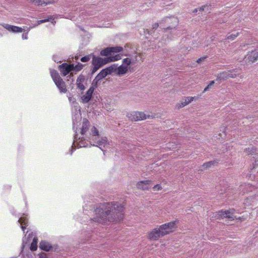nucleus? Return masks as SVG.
<instances>
[{
  "label": "nucleus",
  "instance_id": "nucleus-39",
  "mask_svg": "<svg viewBox=\"0 0 258 258\" xmlns=\"http://www.w3.org/2000/svg\"><path fill=\"white\" fill-rule=\"evenodd\" d=\"M185 105L186 104L184 103L183 101H180L176 105V108L178 109L184 107Z\"/></svg>",
  "mask_w": 258,
  "mask_h": 258
},
{
  "label": "nucleus",
  "instance_id": "nucleus-18",
  "mask_svg": "<svg viewBox=\"0 0 258 258\" xmlns=\"http://www.w3.org/2000/svg\"><path fill=\"white\" fill-rule=\"evenodd\" d=\"M19 223L21 225L22 230L24 232L27 226L28 225V219L26 215L23 214L18 220Z\"/></svg>",
  "mask_w": 258,
  "mask_h": 258
},
{
  "label": "nucleus",
  "instance_id": "nucleus-14",
  "mask_svg": "<svg viewBox=\"0 0 258 258\" xmlns=\"http://www.w3.org/2000/svg\"><path fill=\"white\" fill-rule=\"evenodd\" d=\"M151 182L152 181L150 180L140 181L137 183V187L143 190H148Z\"/></svg>",
  "mask_w": 258,
  "mask_h": 258
},
{
  "label": "nucleus",
  "instance_id": "nucleus-30",
  "mask_svg": "<svg viewBox=\"0 0 258 258\" xmlns=\"http://www.w3.org/2000/svg\"><path fill=\"white\" fill-rule=\"evenodd\" d=\"M91 131L92 136H97L99 135V132L97 128L95 127V126H93V127L91 128Z\"/></svg>",
  "mask_w": 258,
  "mask_h": 258
},
{
  "label": "nucleus",
  "instance_id": "nucleus-27",
  "mask_svg": "<svg viewBox=\"0 0 258 258\" xmlns=\"http://www.w3.org/2000/svg\"><path fill=\"white\" fill-rule=\"evenodd\" d=\"M84 66V65L81 63H78L76 66L73 64V71H75L77 72L80 71L83 69Z\"/></svg>",
  "mask_w": 258,
  "mask_h": 258
},
{
  "label": "nucleus",
  "instance_id": "nucleus-37",
  "mask_svg": "<svg viewBox=\"0 0 258 258\" xmlns=\"http://www.w3.org/2000/svg\"><path fill=\"white\" fill-rule=\"evenodd\" d=\"M76 85L77 86L78 88H79L80 90L82 91L85 90V88L83 83H76Z\"/></svg>",
  "mask_w": 258,
  "mask_h": 258
},
{
  "label": "nucleus",
  "instance_id": "nucleus-1",
  "mask_svg": "<svg viewBox=\"0 0 258 258\" xmlns=\"http://www.w3.org/2000/svg\"><path fill=\"white\" fill-rule=\"evenodd\" d=\"M124 205L117 202L104 203L95 210L93 221L104 224L119 222L124 218Z\"/></svg>",
  "mask_w": 258,
  "mask_h": 258
},
{
  "label": "nucleus",
  "instance_id": "nucleus-22",
  "mask_svg": "<svg viewBox=\"0 0 258 258\" xmlns=\"http://www.w3.org/2000/svg\"><path fill=\"white\" fill-rule=\"evenodd\" d=\"M50 75H51V77L52 78L53 81H54V82H55L56 81L59 80L60 78H61L59 76L58 72L56 70H51L50 71Z\"/></svg>",
  "mask_w": 258,
  "mask_h": 258
},
{
  "label": "nucleus",
  "instance_id": "nucleus-41",
  "mask_svg": "<svg viewBox=\"0 0 258 258\" xmlns=\"http://www.w3.org/2000/svg\"><path fill=\"white\" fill-rule=\"evenodd\" d=\"M235 191V190L233 189H230L227 186V196H228V195L230 193H233V191ZM230 198V196H228V199ZM228 199V198L227 197V199Z\"/></svg>",
  "mask_w": 258,
  "mask_h": 258
},
{
  "label": "nucleus",
  "instance_id": "nucleus-38",
  "mask_svg": "<svg viewBox=\"0 0 258 258\" xmlns=\"http://www.w3.org/2000/svg\"><path fill=\"white\" fill-rule=\"evenodd\" d=\"M58 0H45V5L53 4L57 2Z\"/></svg>",
  "mask_w": 258,
  "mask_h": 258
},
{
  "label": "nucleus",
  "instance_id": "nucleus-12",
  "mask_svg": "<svg viewBox=\"0 0 258 258\" xmlns=\"http://www.w3.org/2000/svg\"><path fill=\"white\" fill-rule=\"evenodd\" d=\"M25 239L26 242H37L38 240L36 233L31 230L27 231L25 235Z\"/></svg>",
  "mask_w": 258,
  "mask_h": 258
},
{
  "label": "nucleus",
  "instance_id": "nucleus-40",
  "mask_svg": "<svg viewBox=\"0 0 258 258\" xmlns=\"http://www.w3.org/2000/svg\"><path fill=\"white\" fill-rule=\"evenodd\" d=\"M153 189L154 190H160L162 189V187L160 184H156L153 187Z\"/></svg>",
  "mask_w": 258,
  "mask_h": 258
},
{
  "label": "nucleus",
  "instance_id": "nucleus-54",
  "mask_svg": "<svg viewBox=\"0 0 258 258\" xmlns=\"http://www.w3.org/2000/svg\"><path fill=\"white\" fill-rule=\"evenodd\" d=\"M127 46V45H125V46H124V48H125Z\"/></svg>",
  "mask_w": 258,
  "mask_h": 258
},
{
  "label": "nucleus",
  "instance_id": "nucleus-9",
  "mask_svg": "<svg viewBox=\"0 0 258 258\" xmlns=\"http://www.w3.org/2000/svg\"><path fill=\"white\" fill-rule=\"evenodd\" d=\"M50 244L51 243H39V247L41 250L46 251H57L58 249L57 245L52 246Z\"/></svg>",
  "mask_w": 258,
  "mask_h": 258
},
{
  "label": "nucleus",
  "instance_id": "nucleus-16",
  "mask_svg": "<svg viewBox=\"0 0 258 258\" xmlns=\"http://www.w3.org/2000/svg\"><path fill=\"white\" fill-rule=\"evenodd\" d=\"M245 58L249 60V62L253 63L257 60L258 58V51L256 50H252L249 52Z\"/></svg>",
  "mask_w": 258,
  "mask_h": 258
},
{
  "label": "nucleus",
  "instance_id": "nucleus-46",
  "mask_svg": "<svg viewBox=\"0 0 258 258\" xmlns=\"http://www.w3.org/2000/svg\"><path fill=\"white\" fill-rule=\"evenodd\" d=\"M236 194H237V192H234V194L233 195H234V198H233V199H235L236 198Z\"/></svg>",
  "mask_w": 258,
  "mask_h": 258
},
{
  "label": "nucleus",
  "instance_id": "nucleus-50",
  "mask_svg": "<svg viewBox=\"0 0 258 258\" xmlns=\"http://www.w3.org/2000/svg\"><path fill=\"white\" fill-rule=\"evenodd\" d=\"M22 243H23L22 246H24V242H23Z\"/></svg>",
  "mask_w": 258,
  "mask_h": 258
},
{
  "label": "nucleus",
  "instance_id": "nucleus-51",
  "mask_svg": "<svg viewBox=\"0 0 258 258\" xmlns=\"http://www.w3.org/2000/svg\"><path fill=\"white\" fill-rule=\"evenodd\" d=\"M219 136H220V137H222V136H221V134H219Z\"/></svg>",
  "mask_w": 258,
  "mask_h": 258
},
{
  "label": "nucleus",
  "instance_id": "nucleus-29",
  "mask_svg": "<svg viewBox=\"0 0 258 258\" xmlns=\"http://www.w3.org/2000/svg\"><path fill=\"white\" fill-rule=\"evenodd\" d=\"M51 20H54V18H53V16H49L47 19L39 20V21H38V24H41L43 23L48 22V21H50Z\"/></svg>",
  "mask_w": 258,
  "mask_h": 258
},
{
  "label": "nucleus",
  "instance_id": "nucleus-4",
  "mask_svg": "<svg viewBox=\"0 0 258 258\" xmlns=\"http://www.w3.org/2000/svg\"><path fill=\"white\" fill-rule=\"evenodd\" d=\"M257 187H255L254 185L250 184V183H244L243 184H241L238 188V189L237 191L239 192V194L241 195H244L246 193L251 192L252 195L249 196V198H252L253 196L254 198L258 197V191L256 190Z\"/></svg>",
  "mask_w": 258,
  "mask_h": 258
},
{
  "label": "nucleus",
  "instance_id": "nucleus-26",
  "mask_svg": "<svg viewBox=\"0 0 258 258\" xmlns=\"http://www.w3.org/2000/svg\"><path fill=\"white\" fill-rule=\"evenodd\" d=\"M111 53L110 49H109V47H107V48L102 50L100 51V55H102V56H107L109 55V54H110Z\"/></svg>",
  "mask_w": 258,
  "mask_h": 258
},
{
  "label": "nucleus",
  "instance_id": "nucleus-5",
  "mask_svg": "<svg viewBox=\"0 0 258 258\" xmlns=\"http://www.w3.org/2000/svg\"><path fill=\"white\" fill-rule=\"evenodd\" d=\"M106 57L102 58L99 56H93L92 60V69L91 70V74L93 75L100 68L108 63Z\"/></svg>",
  "mask_w": 258,
  "mask_h": 258
},
{
  "label": "nucleus",
  "instance_id": "nucleus-7",
  "mask_svg": "<svg viewBox=\"0 0 258 258\" xmlns=\"http://www.w3.org/2000/svg\"><path fill=\"white\" fill-rule=\"evenodd\" d=\"M58 68L61 75L64 77L73 71V63L68 64L67 63H63L59 65Z\"/></svg>",
  "mask_w": 258,
  "mask_h": 258
},
{
  "label": "nucleus",
  "instance_id": "nucleus-53",
  "mask_svg": "<svg viewBox=\"0 0 258 258\" xmlns=\"http://www.w3.org/2000/svg\"><path fill=\"white\" fill-rule=\"evenodd\" d=\"M167 29H171V28L170 27H167Z\"/></svg>",
  "mask_w": 258,
  "mask_h": 258
},
{
  "label": "nucleus",
  "instance_id": "nucleus-42",
  "mask_svg": "<svg viewBox=\"0 0 258 258\" xmlns=\"http://www.w3.org/2000/svg\"><path fill=\"white\" fill-rule=\"evenodd\" d=\"M106 139H102L101 141H99L97 142V144L99 145H102L105 144L106 143Z\"/></svg>",
  "mask_w": 258,
  "mask_h": 258
},
{
  "label": "nucleus",
  "instance_id": "nucleus-34",
  "mask_svg": "<svg viewBox=\"0 0 258 258\" xmlns=\"http://www.w3.org/2000/svg\"><path fill=\"white\" fill-rule=\"evenodd\" d=\"M90 56L89 55H85L81 58V61L82 62H88L90 60Z\"/></svg>",
  "mask_w": 258,
  "mask_h": 258
},
{
  "label": "nucleus",
  "instance_id": "nucleus-8",
  "mask_svg": "<svg viewBox=\"0 0 258 258\" xmlns=\"http://www.w3.org/2000/svg\"><path fill=\"white\" fill-rule=\"evenodd\" d=\"M113 68L112 66L102 70L100 73L96 76L94 80L96 81H100L108 75H110L113 73Z\"/></svg>",
  "mask_w": 258,
  "mask_h": 258
},
{
  "label": "nucleus",
  "instance_id": "nucleus-2",
  "mask_svg": "<svg viewBox=\"0 0 258 258\" xmlns=\"http://www.w3.org/2000/svg\"><path fill=\"white\" fill-rule=\"evenodd\" d=\"M179 223L178 219L163 224L157 227L148 233V238L150 240L156 241L160 238L174 232L177 228Z\"/></svg>",
  "mask_w": 258,
  "mask_h": 258
},
{
  "label": "nucleus",
  "instance_id": "nucleus-44",
  "mask_svg": "<svg viewBox=\"0 0 258 258\" xmlns=\"http://www.w3.org/2000/svg\"><path fill=\"white\" fill-rule=\"evenodd\" d=\"M159 26V24L157 23H155L152 25V29H157Z\"/></svg>",
  "mask_w": 258,
  "mask_h": 258
},
{
  "label": "nucleus",
  "instance_id": "nucleus-11",
  "mask_svg": "<svg viewBox=\"0 0 258 258\" xmlns=\"http://www.w3.org/2000/svg\"><path fill=\"white\" fill-rule=\"evenodd\" d=\"M122 56H127V57H130L131 56V54L127 51H124L122 54H117L115 55H112L110 57H106V59L108 60V63H109L112 61H115L121 59Z\"/></svg>",
  "mask_w": 258,
  "mask_h": 258
},
{
  "label": "nucleus",
  "instance_id": "nucleus-13",
  "mask_svg": "<svg viewBox=\"0 0 258 258\" xmlns=\"http://www.w3.org/2000/svg\"><path fill=\"white\" fill-rule=\"evenodd\" d=\"M94 91V88L93 87H90L85 94L81 97L82 101L83 103H88L91 100Z\"/></svg>",
  "mask_w": 258,
  "mask_h": 258
},
{
  "label": "nucleus",
  "instance_id": "nucleus-21",
  "mask_svg": "<svg viewBox=\"0 0 258 258\" xmlns=\"http://www.w3.org/2000/svg\"><path fill=\"white\" fill-rule=\"evenodd\" d=\"M90 122L88 119L84 118L83 121L82 127L81 128V133L82 135L85 134L88 130Z\"/></svg>",
  "mask_w": 258,
  "mask_h": 258
},
{
  "label": "nucleus",
  "instance_id": "nucleus-28",
  "mask_svg": "<svg viewBox=\"0 0 258 258\" xmlns=\"http://www.w3.org/2000/svg\"><path fill=\"white\" fill-rule=\"evenodd\" d=\"M29 1L37 6L45 5V0H29Z\"/></svg>",
  "mask_w": 258,
  "mask_h": 258
},
{
  "label": "nucleus",
  "instance_id": "nucleus-47",
  "mask_svg": "<svg viewBox=\"0 0 258 258\" xmlns=\"http://www.w3.org/2000/svg\"><path fill=\"white\" fill-rule=\"evenodd\" d=\"M255 164L258 165V160L255 161Z\"/></svg>",
  "mask_w": 258,
  "mask_h": 258
},
{
  "label": "nucleus",
  "instance_id": "nucleus-23",
  "mask_svg": "<svg viewBox=\"0 0 258 258\" xmlns=\"http://www.w3.org/2000/svg\"><path fill=\"white\" fill-rule=\"evenodd\" d=\"M226 217V211L221 210L214 213V218L217 219H221Z\"/></svg>",
  "mask_w": 258,
  "mask_h": 258
},
{
  "label": "nucleus",
  "instance_id": "nucleus-15",
  "mask_svg": "<svg viewBox=\"0 0 258 258\" xmlns=\"http://www.w3.org/2000/svg\"><path fill=\"white\" fill-rule=\"evenodd\" d=\"M2 25L4 28L11 32L15 33H21L23 31V29L22 28L16 26L11 25L7 24H2Z\"/></svg>",
  "mask_w": 258,
  "mask_h": 258
},
{
  "label": "nucleus",
  "instance_id": "nucleus-36",
  "mask_svg": "<svg viewBox=\"0 0 258 258\" xmlns=\"http://www.w3.org/2000/svg\"><path fill=\"white\" fill-rule=\"evenodd\" d=\"M85 81V77L83 75H80L77 79L76 83H83Z\"/></svg>",
  "mask_w": 258,
  "mask_h": 258
},
{
  "label": "nucleus",
  "instance_id": "nucleus-33",
  "mask_svg": "<svg viewBox=\"0 0 258 258\" xmlns=\"http://www.w3.org/2000/svg\"><path fill=\"white\" fill-rule=\"evenodd\" d=\"M38 243H31L30 249L31 251H35L38 247Z\"/></svg>",
  "mask_w": 258,
  "mask_h": 258
},
{
  "label": "nucleus",
  "instance_id": "nucleus-17",
  "mask_svg": "<svg viewBox=\"0 0 258 258\" xmlns=\"http://www.w3.org/2000/svg\"><path fill=\"white\" fill-rule=\"evenodd\" d=\"M54 83L59 89L60 92L65 93L67 92L66 85L62 78H60L59 80L56 81Z\"/></svg>",
  "mask_w": 258,
  "mask_h": 258
},
{
  "label": "nucleus",
  "instance_id": "nucleus-3",
  "mask_svg": "<svg viewBox=\"0 0 258 258\" xmlns=\"http://www.w3.org/2000/svg\"><path fill=\"white\" fill-rule=\"evenodd\" d=\"M137 54L135 56V59H137L138 56H141L140 53H136ZM136 60L132 59L131 57H126L122 59V63L119 67H117L115 64H112L113 68V73H115L118 76H122L125 74L130 69L131 64H134L136 62Z\"/></svg>",
  "mask_w": 258,
  "mask_h": 258
},
{
  "label": "nucleus",
  "instance_id": "nucleus-52",
  "mask_svg": "<svg viewBox=\"0 0 258 258\" xmlns=\"http://www.w3.org/2000/svg\"><path fill=\"white\" fill-rule=\"evenodd\" d=\"M194 12H197V10H195V11H194Z\"/></svg>",
  "mask_w": 258,
  "mask_h": 258
},
{
  "label": "nucleus",
  "instance_id": "nucleus-35",
  "mask_svg": "<svg viewBox=\"0 0 258 258\" xmlns=\"http://www.w3.org/2000/svg\"><path fill=\"white\" fill-rule=\"evenodd\" d=\"M215 83L214 81H212L210 82L209 85L207 86V87L204 89L203 92H205L209 90V89L211 88V87L214 85Z\"/></svg>",
  "mask_w": 258,
  "mask_h": 258
},
{
  "label": "nucleus",
  "instance_id": "nucleus-19",
  "mask_svg": "<svg viewBox=\"0 0 258 258\" xmlns=\"http://www.w3.org/2000/svg\"><path fill=\"white\" fill-rule=\"evenodd\" d=\"M219 163L218 160H214L213 161H210L206 163H204L202 165V167L204 169H207L209 168H210L212 166H217Z\"/></svg>",
  "mask_w": 258,
  "mask_h": 258
},
{
  "label": "nucleus",
  "instance_id": "nucleus-6",
  "mask_svg": "<svg viewBox=\"0 0 258 258\" xmlns=\"http://www.w3.org/2000/svg\"><path fill=\"white\" fill-rule=\"evenodd\" d=\"M127 117L131 121H140L146 119L147 118H152L153 116L148 115H147L143 112L133 111L127 113Z\"/></svg>",
  "mask_w": 258,
  "mask_h": 258
},
{
  "label": "nucleus",
  "instance_id": "nucleus-24",
  "mask_svg": "<svg viewBox=\"0 0 258 258\" xmlns=\"http://www.w3.org/2000/svg\"><path fill=\"white\" fill-rule=\"evenodd\" d=\"M227 34V40H233L239 35V32L236 31H233L230 35Z\"/></svg>",
  "mask_w": 258,
  "mask_h": 258
},
{
  "label": "nucleus",
  "instance_id": "nucleus-43",
  "mask_svg": "<svg viewBox=\"0 0 258 258\" xmlns=\"http://www.w3.org/2000/svg\"><path fill=\"white\" fill-rule=\"evenodd\" d=\"M207 57V56H205V57H200L197 60V62L198 63H200L201 61H203L205 60V59Z\"/></svg>",
  "mask_w": 258,
  "mask_h": 258
},
{
  "label": "nucleus",
  "instance_id": "nucleus-48",
  "mask_svg": "<svg viewBox=\"0 0 258 258\" xmlns=\"http://www.w3.org/2000/svg\"><path fill=\"white\" fill-rule=\"evenodd\" d=\"M204 8H205V7H206V6H204V7H203V8H200V10H202V11H203V10H204Z\"/></svg>",
  "mask_w": 258,
  "mask_h": 258
},
{
  "label": "nucleus",
  "instance_id": "nucleus-25",
  "mask_svg": "<svg viewBox=\"0 0 258 258\" xmlns=\"http://www.w3.org/2000/svg\"><path fill=\"white\" fill-rule=\"evenodd\" d=\"M109 49H110L111 53L119 52L122 51L123 50V47L119 46L115 47H109Z\"/></svg>",
  "mask_w": 258,
  "mask_h": 258
},
{
  "label": "nucleus",
  "instance_id": "nucleus-45",
  "mask_svg": "<svg viewBox=\"0 0 258 258\" xmlns=\"http://www.w3.org/2000/svg\"><path fill=\"white\" fill-rule=\"evenodd\" d=\"M174 21H175L176 25L177 24L178 21L176 18H173Z\"/></svg>",
  "mask_w": 258,
  "mask_h": 258
},
{
  "label": "nucleus",
  "instance_id": "nucleus-49",
  "mask_svg": "<svg viewBox=\"0 0 258 258\" xmlns=\"http://www.w3.org/2000/svg\"><path fill=\"white\" fill-rule=\"evenodd\" d=\"M224 130H225V128H224V129L223 130V133L224 134Z\"/></svg>",
  "mask_w": 258,
  "mask_h": 258
},
{
  "label": "nucleus",
  "instance_id": "nucleus-20",
  "mask_svg": "<svg viewBox=\"0 0 258 258\" xmlns=\"http://www.w3.org/2000/svg\"><path fill=\"white\" fill-rule=\"evenodd\" d=\"M233 211H235V210L233 209L227 210V224L229 223L228 221H232L238 218L237 216L235 215L234 213H233Z\"/></svg>",
  "mask_w": 258,
  "mask_h": 258
},
{
  "label": "nucleus",
  "instance_id": "nucleus-10",
  "mask_svg": "<svg viewBox=\"0 0 258 258\" xmlns=\"http://www.w3.org/2000/svg\"><path fill=\"white\" fill-rule=\"evenodd\" d=\"M240 75V70L239 69H231L227 66V79L229 78H234Z\"/></svg>",
  "mask_w": 258,
  "mask_h": 258
},
{
  "label": "nucleus",
  "instance_id": "nucleus-32",
  "mask_svg": "<svg viewBox=\"0 0 258 258\" xmlns=\"http://www.w3.org/2000/svg\"><path fill=\"white\" fill-rule=\"evenodd\" d=\"M194 99V97H187L184 99V103L186 105L188 104L190 102H191Z\"/></svg>",
  "mask_w": 258,
  "mask_h": 258
},
{
  "label": "nucleus",
  "instance_id": "nucleus-31",
  "mask_svg": "<svg viewBox=\"0 0 258 258\" xmlns=\"http://www.w3.org/2000/svg\"><path fill=\"white\" fill-rule=\"evenodd\" d=\"M256 150L255 148L252 147L251 149H246L245 152L248 154H253L256 153Z\"/></svg>",
  "mask_w": 258,
  "mask_h": 258
}]
</instances>
